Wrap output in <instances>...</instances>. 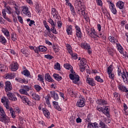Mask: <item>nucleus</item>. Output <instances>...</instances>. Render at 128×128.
<instances>
[{
    "label": "nucleus",
    "instance_id": "f257e3e1",
    "mask_svg": "<svg viewBox=\"0 0 128 128\" xmlns=\"http://www.w3.org/2000/svg\"><path fill=\"white\" fill-rule=\"evenodd\" d=\"M70 74H69L70 80H73V83L76 84L80 82V76L76 74L74 70H70Z\"/></svg>",
    "mask_w": 128,
    "mask_h": 128
},
{
    "label": "nucleus",
    "instance_id": "f03ea898",
    "mask_svg": "<svg viewBox=\"0 0 128 128\" xmlns=\"http://www.w3.org/2000/svg\"><path fill=\"white\" fill-rule=\"evenodd\" d=\"M88 34L94 40H98V32H96L94 28H90V32H88Z\"/></svg>",
    "mask_w": 128,
    "mask_h": 128
},
{
    "label": "nucleus",
    "instance_id": "7ed1b4c3",
    "mask_svg": "<svg viewBox=\"0 0 128 128\" xmlns=\"http://www.w3.org/2000/svg\"><path fill=\"white\" fill-rule=\"evenodd\" d=\"M30 87L28 86H24L22 88L19 90V92L20 94H24V96H29L28 92H30Z\"/></svg>",
    "mask_w": 128,
    "mask_h": 128
},
{
    "label": "nucleus",
    "instance_id": "20e7f679",
    "mask_svg": "<svg viewBox=\"0 0 128 128\" xmlns=\"http://www.w3.org/2000/svg\"><path fill=\"white\" fill-rule=\"evenodd\" d=\"M22 12L24 14H26L28 18H32V13L28 10V7L26 6H22L21 7Z\"/></svg>",
    "mask_w": 128,
    "mask_h": 128
},
{
    "label": "nucleus",
    "instance_id": "39448f33",
    "mask_svg": "<svg viewBox=\"0 0 128 128\" xmlns=\"http://www.w3.org/2000/svg\"><path fill=\"white\" fill-rule=\"evenodd\" d=\"M1 102L6 110H10V105L8 104L10 101L6 97H2L1 99Z\"/></svg>",
    "mask_w": 128,
    "mask_h": 128
},
{
    "label": "nucleus",
    "instance_id": "423d86ee",
    "mask_svg": "<svg viewBox=\"0 0 128 128\" xmlns=\"http://www.w3.org/2000/svg\"><path fill=\"white\" fill-rule=\"evenodd\" d=\"M108 2L109 4L111 12L113 14H118V11L116 10V8L114 4H112V2L110 1H108Z\"/></svg>",
    "mask_w": 128,
    "mask_h": 128
},
{
    "label": "nucleus",
    "instance_id": "0eeeda50",
    "mask_svg": "<svg viewBox=\"0 0 128 128\" xmlns=\"http://www.w3.org/2000/svg\"><path fill=\"white\" fill-rule=\"evenodd\" d=\"M3 34L6 38L8 40L10 38V31L6 28H2L1 30Z\"/></svg>",
    "mask_w": 128,
    "mask_h": 128
},
{
    "label": "nucleus",
    "instance_id": "6e6552de",
    "mask_svg": "<svg viewBox=\"0 0 128 128\" xmlns=\"http://www.w3.org/2000/svg\"><path fill=\"white\" fill-rule=\"evenodd\" d=\"M86 82L89 86H96V82H94V78H90L88 77V76H86Z\"/></svg>",
    "mask_w": 128,
    "mask_h": 128
},
{
    "label": "nucleus",
    "instance_id": "1a4fd4ad",
    "mask_svg": "<svg viewBox=\"0 0 128 128\" xmlns=\"http://www.w3.org/2000/svg\"><path fill=\"white\" fill-rule=\"evenodd\" d=\"M10 70L12 72H16V70H18V64L16 62H13L10 64Z\"/></svg>",
    "mask_w": 128,
    "mask_h": 128
},
{
    "label": "nucleus",
    "instance_id": "9d476101",
    "mask_svg": "<svg viewBox=\"0 0 128 128\" xmlns=\"http://www.w3.org/2000/svg\"><path fill=\"white\" fill-rule=\"evenodd\" d=\"M75 29L77 38H82V33L80 28L78 26L76 25Z\"/></svg>",
    "mask_w": 128,
    "mask_h": 128
},
{
    "label": "nucleus",
    "instance_id": "9b49d317",
    "mask_svg": "<svg viewBox=\"0 0 128 128\" xmlns=\"http://www.w3.org/2000/svg\"><path fill=\"white\" fill-rule=\"evenodd\" d=\"M50 94L52 98H53L54 100L58 102V100H60L58 94V92H56L52 90L50 92Z\"/></svg>",
    "mask_w": 128,
    "mask_h": 128
},
{
    "label": "nucleus",
    "instance_id": "f8f14e48",
    "mask_svg": "<svg viewBox=\"0 0 128 128\" xmlns=\"http://www.w3.org/2000/svg\"><path fill=\"white\" fill-rule=\"evenodd\" d=\"M21 99L22 100V102L24 104H26V106H31L32 103L30 102V99L26 97V96H22L21 97Z\"/></svg>",
    "mask_w": 128,
    "mask_h": 128
},
{
    "label": "nucleus",
    "instance_id": "ddd939ff",
    "mask_svg": "<svg viewBox=\"0 0 128 128\" xmlns=\"http://www.w3.org/2000/svg\"><path fill=\"white\" fill-rule=\"evenodd\" d=\"M86 106V101L84 99H80L76 103V106L78 108H84Z\"/></svg>",
    "mask_w": 128,
    "mask_h": 128
},
{
    "label": "nucleus",
    "instance_id": "4468645a",
    "mask_svg": "<svg viewBox=\"0 0 128 128\" xmlns=\"http://www.w3.org/2000/svg\"><path fill=\"white\" fill-rule=\"evenodd\" d=\"M118 89L121 92H128V90L126 87L124 85L122 84V83H120L118 86Z\"/></svg>",
    "mask_w": 128,
    "mask_h": 128
},
{
    "label": "nucleus",
    "instance_id": "2eb2a0df",
    "mask_svg": "<svg viewBox=\"0 0 128 128\" xmlns=\"http://www.w3.org/2000/svg\"><path fill=\"white\" fill-rule=\"evenodd\" d=\"M66 32L68 36H72V26L68 25L66 26Z\"/></svg>",
    "mask_w": 128,
    "mask_h": 128
},
{
    "label": "nucleus",
    "instance_id": "dca6fc26",
    "mask_svg": "<svg viewBox=\"0 0 128 128\" xmlns=\"http://www.w3.org/2000/svg\"><path fill=\"white\" fill-rule=\"evenodd\" d=\"M7 96L10 100H12L13 102H16V100H18V98H16V95L12 93H8L7 94Z\"/></svg>",
    "mask_w": 128,
    "mask_h": 128
},
{
    "label": "nucleus",
    "instance_id": "f3484780",
    "mask_svg": "<svg viewBox=\"0 0 128 128\" xmlns=\"http://www.w3.org/2000/svg\"><path fill=\"white\" fill-rule=\"evenodd\" d=\"M96 104L99 106H106L108 104V101L103 99H98L96 100Z\"/></svg>",
    "mask_w": 128,
    "mask_h": 128
},
{
    "label": "nucleus",
    "instance_id": "a211bd4d",
    "mask_svg": "<svg viewBox=\"0 0 128 128\" xmlns=\"http://www.w3.org/2000/svg\"><path fill=\"white\" fill-rule=\"evenodd\" d=\"M6 92H8L9 90H12V83L10 82L7 81L6 82V86H4Z\"/></svg>",
    "mask_w": 128,
    "mask_h": 128
},
{
    "label": "nucleus",
    "instance_id": "6ab92c4d",
    "mask_svg": "<svg viewBox=\"0 0 128 128\" xmlns=\"http://www.w3.org/2000/svg\"><path fill=\"white\" fill-rule=\"evenodd\" d=\"M118 74L119 76H122V74H126V72H124V68H122V67L120 66H118Z\"/></svg>",
    "mask_w": 128,
    "mask_h": 128
},
{
    "label": "nucleus",
    "instance_id": "aec40b11",
    "mask_svg": "<svg viewBox=\"0 0 128 128\" xmlns=\"http://www.w3.org/2000/svg\"><path fill=\"white\" fill-rule=\"evenodd\" d=\"M42 110L43 114H44V116L46 118H50V111L48 110L46 108H42Z\"/></svg>",
    "mask_w": 128,
    "mask_h": 128
},
{
    "label": "nucleus",
    "instance_id": "412c9836",
    "mask_svg": "<svg viewBox=\"0 0 128 128\" xmlns=\"http://www.w3.org/2000/svg\"><path fill=\"white\" fill-rule=\"evenodd\" d=\"M45 80L49 82H54V80L52 78V76L48 73H46L45 74Z\"/></svg>",
    "mask_w": 128,
    "mask_h": 128
},
{
    "label": "nucleus",
    "instance_id": "4be33fe9",
    "mask_svg": "<svg viewBox=\"0 0 128 128\" xmlns=\"http://www.w3.org/2000/svg\"><path fill=\"white\" fill-rule=\"evenodd\" d=\"M116 6L120 10H122L124 6V3L122 1H118L116 3Z\"/></svg>",
    "mask_w": 128,
    "mask_h": 128
},
{
    "label": "nucleus",
    "instance_id": "5701e85b",
    "mask_svg": "<svg viewBox=\"0 0 128 128\" xmlns=\"http://www.w3.org/2000/svg\"><path fill=\"white\" fill-rule=\"evenodd\" d=\"M15 80H16V82H20V84H28V80L24 79V78H15Z\"/></svg>",
    "mask_w": 128,
    "mask_h": 128
},
{
    "label": "nucleus",
    "instance_id": "b1692460",
    "mask_svg": "<svg viewBox=\"0 0 128 128\" xmlns=\"http://www.w3.org/2000/svg\"><path fill=\"white\" fill-rule=\"evenodd\" d=\"M122 78H123L124 82L126 84H128V72H126V74L122 75Z\"/></svg>",
    "mask_w": 128,
    "mask_h": 128
},
{
    "label": "nucleus",
    "instance_id": "393cba45",
    "mask_svg": "<svg viewBox=\"0 0 128 128\" xmlns=\"http://www.w3.org/2000/svg\"><path fill=\"white\" fill-rule=\"evenodd\" d=\"M88 128H98V124L95 122H90L88 124Z\"/></svg>",
    "mask_w": 128,
    "mask_h": 128
},
{
    "label": "nucleus",
    "instance_id": "a878e982",
    "mask_svg": "<svg viewBox=\"0 0 128 128\" xmlns=\"http://www.w3.org/2000/svg\"><path fill=\"white\" fill-rule=\"evenodd\" d=\"M6 42H8V41L6 40V37L2 35H0V44H4V46H6Z\"/></svg>",
    "mask_w": 128,
    "mask_h": 128
},
{
    "label": "nucleus",
    "instance_id": "bb28decb",
    "mask_svg": "<svg viewBox=\"0 0 128 128\" xmlns=\"http://www.w3.org/2000/svg\"><path fill=\"white\" fill-rule=\"evenodd\" d=\"M102 114L108 116V118L110 117V108H108L107 106H105V108L103 109Z\"/></svg>",
    "mask_w": 128,
    "mask_h": 128
},
{
    "label": "nucleus",
    "instance_id": "cd10ccee",
    "mask_svg": "<svg viewBox=\"0 0 128 128\" xmlns=\"http://www.w3.org/2000/svg\"><path fill=\"white\" fill-rule=\"evenodd\" d=\"M2 122L4 124H8L10 122V118L6 114L2 116Z\"/></svg>",
    "mask_w": 128,
    "mask_h": 128
},
{
    "label": "nucleus",
    "instance_id": "c85d7f7f",
    "mask_svg": "<svg viewBox=\"0 0 128 128\" xmlns=\"http://www.w3.org/2000/svg\"><path fill=\"white\" fill-rule=\"evenodd\" d=\"M74 4L79 8L78 10H80V8H84V6L82 5V2H80V0H76Z\"/></svg>",
    "mask_w": 128,
    "mask_h": 128
},
{
    "label": "nucleus",
    "instance_id": "c756f323",
    "mask_svg": "<svg viewBox=\"0 0 128 128\" xmlns=\"http://www.w3.org/2000/svg\"><path fill=\"white\" fill-rule=\"evenodd\" d=\"M15 76L16 75H14V74L8 73L6 74L5 78H6V80H12V78H14Z\"/></svg>",
    "mask_w": 128,
    "mask_h": 128
},
{
    "label": "nucleus",
    "instance_id": "7c9ffc66",
    "mask_svg": "<svg viewBox=\"0 0 128 128\" xmlns=\"http://www.w3.org/2000/svg\"><path fill=\"white\" fill-rule=\"evenodd\" d=\"M108 40L112 44H118L117 43L118 39L114 37V36H110L108 38Z\"/></svg>",
    "mask_w": 128,
    "mask_h": 128
},
{
    "label": "nucleus",
    "instance_id": "2f4dec72",
    "mask_svg": "<svg viewBox=\"0 0 128 128\" xmlns=\"http://www.w3.org/2000/svg\"><path fill=\"white\" fill-rule=\"evenodd\" d=\"M116 46L117 50H118L119 52L122 54H124V48H122V46L120 44H116Z\"/></svg>",
    "mask_w": 128,
    "mask_h": 128
},
{
    "label": "nucleus",
    "instance_id": "473e14b6",
    "mask_svg": "<svg viewBox=\"0 0 128 128\" xmlns=\"http://www.w3.org/2000/svg\"><path fill=\"white\" fill-rule=\"evenodd\" d=\"M34 88L36 92H40L42 90V86L38 84H34Z\"/></svg>",
    "mask_w": 128,
    "mask_h": 128
},
{
    "label": "nucleus",
    "instance_id": "72a5a7b5",
    "mask_svg": "<svg viewBox=\"0 0 128 128\" xmlns=\"http://www.w3.org/2000/svg\"><path fill=\"white\" fill-rule=\"evenodd\" d=\"M65 46L68 54H72V46L68 44H66Z\"/></svg>",
    "mask_w": 128,
    "mask_h": 128
},
{
    "label": "nucleus",
    "instance_id": "f704fd0d",
    "mask_svg": "<svg viewBox=\"0 0 128 128\" xmlns=\"http://www.w3.org/2000/svg\"><path fill=\"white\" fill-rule=\"evenodd\" d=\"M9 110L10 112V116L12 118H16V112L14 110V108H9Z\"/></svg>",
    "mask_w": 128,
    "mask_h": 128
},
{
    "label": "nucleus",
    "instance_id": "c9c22d12",
    "mask_svg": "<svg viewBox=\"0 0 128 128\" xmlns=\"http://www.w3.org/2000/svg\"><path fill=\"white\" fill-rule=\"evenodd\" d=\"M80 46L82 48H84V50H88L89 47L90 46L89 44L86 42H82L80 44Z\"/></svg>",
    "mask_w": 128,
    "mask_h": 128
},
{
    "label": "nucleus",
    "instance_id": "e433bc0d",
    "mask_svg": "<svg viewBox=\"0 0 128 128\" xmlns=\"http://www.w3.org/2000/svg\"><path fill=\"white\" fill-rule=\"evenodd\" d=\"M66 6H68L70 8V10L72 12V14L73 16H76V12L74 11V6L72 4L70 3H68V4H66Z\"/></svg>",
    "mask_w": 128,
    "mask_h": 128
},
{
    "label": "nucleus",
    "instance_id": "4c0bfd02",
    "mask_svg": "<svg viewBox=\"0 0 128 128\" xmlns=\"http://www.w3.org/2000/svg\"><path fill=\"white\" fill-rule=\"evenodd\" d=\"M53 76L55 80L58 82H60V80H62V78L60 76V74H54Z\"/></svg>",
    "mask_w": 128,
    "mask_h": 128
},
{
    "label": "nucleus",
    "instance_id": "58836bf2",
    "mask_svg": "<svg viewBox=\"0 0 128 128\" xmlns=\"http://www.w3.org/2000/svg\"><path fill=\"white\" fill-rule=\"evenodd\" d=\"M6 12L8 14H13V12H14V10L10 8V6H8L6 8Z\"/></svg>",
    "mask_w": 128,
    "mask_h": 128
},
{
    "label": "nucleus",
    "instance_id": "ea45409f",
    "mask_svg": "<svg viewBox=\"0 0 128 128\" xmlns=\"http://www.w3.org/2000/svg\"><path fill=\"white\" fill-rule=\"evenodd\" d=\"M22 74H24V76H30V72L28 70H23Z\"/></svg>",
    "mask_w": 128,
    "mask_h": 128
},
{
    "label": "nucleus",
    "instance_id": "a19ab883",
    "mask_svg": "<svg viewBox=\"0 0 128 128\" xmlns=\"http://www.w3.org/2000/svg\"><path fill=\"white\" fill-rule=\"evenodd\" d=\"M94 80H96V82H104V79H102V78H100V76H96L94 77Z\"/></svg>",
    "mask_w": 128,
    "mask_h": 128
},
{
    "label": "nucleus",
    "instance_id": "79ce46f5",
    "mask_svg": "<svg viewBox=\"0 0 128 128\" xmlns=\"http://www.w3.org/2000/svg\"><path fill=\"white\" fill-rule=\"evenodd\" d=\"M50 96H47L45 98L46 104L49 107H50Z\"/></svg>",
    "mask_w": 128,
    "mask_h": 128
},
{
    "label": "nucleus",
    "instance_id": "37998d69",
    "mask_svg": "<svg viewBox=\"0 0 128 128\" xmlns=\"http://www.w3.org/2000/svg\"><path fill=\"white\" fill-rule=\"evenodd\" d=\"M38 80L42 82V84H44V77H42V75L39 74L38 76Z\"/></svg>",
    "mask_w": 128,
    "mask_h": 128
},
{
    "label": "nucleus",
    "instance_id": "c03bdc74",
    "mask_svg": "<svg viewBox=\"0 0 128 128\" xmlns=\"http://www.w3.org/2000/svg\"><path fill=\"white\" fill-rule=\"evenodd\" d=\"M26 22H29L28 24L29 26H32V24H34V26H36V24H34L35 22L34 20H30V18H28L26 20Z\"/></svg>",
    "mask_w": 128,
    "mask_h": 128
},
{
    "label": "nucleus",
    "instance_id": "a18cd8bd",
    "mask_svg": "<svg viewBox=\"0 0 128 128\" xmlns=\"http://www.w3.org/2000/svg\"><path fill=\"white\" fill-rule=\"evenodd\" d=\"M64 68L66 70H74L72 68V65H70V64H64Z\"/></svg>",
    "mask_w": 128,
    "mask_h": 128
},
{
    "label": "nucleus",
    "instance_id": "49530a36",
    "mask_svg": "<svg viewBox=\"0 0 128 128\" xmlns=\"http://www.w3.org/2000/svg\"><path fill=\"white\" fill-rule=\"evenodd\" d=\"M58 14V10L54 8H52V14L53 16H56Z\"/></svg>",
    "mask_w": 128,
    "mask_h": 128
},
{
    "label": "nucleus",
    "instance_id": "de8ad7c7",
    "mask_svg": "<svg viewBox=\"0 0 128 128\" xmlns=\"http://www.w3.org/2000/svg\"><path fill=\"white\" fill-rule=\"evenodd\" d=\"M86 64H87L86 60V58H82V60L80 61V64H79V65L86 66Z\"/></svg>",
    "mask_w": 128,
    "mask_h": 128
},
{
    "label": "nucleus",
    "instance_id": "09e8293b",
    "mask_svg": "<svg viewBox=\"0 0 128 128\" xmlns=\"http://www.w3.org/2000/svg\"><path fill=\"white\" fill-rule=\"evenodd\" d=\"M6 112H4V108L0 105V115L1 116H6Z\"/></svg>",
    "mask_w": 128,
    "mask_h": 128
},
{
    "label": "nucleus",
    "instance_id": "8fccbe9b",
    "mask_svg": "<svg viewBox=\"0 0 128 128\" xmlns=\"http://www.w3.org/2000/svg\"><path fill=\"white\" fill-rule=\"evenodd\" d=\"M39 50L40 52H46L48 48L44 46H39Z\"/></svg>",
    "mask_w": 128,
    "mask_h": 128
},
{
    "label": "nucleus",
    "instance_id": "3c124183",
    "mask_svg": "<svg viewBox=\"0 0 128 128\" xmlns=\"http://www.w3.org/2000/svg\"><path fill=\"white\" fill-rule=\"evenodd\" d=\"M113 70H114L112 68V65H110L107 68L108 74L112 73Z\"/></svg>",
    "mask_w": 128,
    "mask_h": 128
},
{
    "label": "nucleus",
    "instance_id": "603ef678",
    "mask_svg": "<svg viewBox=\"0 0 128 128\" xmlns=\"http://www.w3.org/2000/svg\"><path fill=\"white\" fill-rule=\"evenodd\" d=\"M6 70V66L0 64V72H4Z\"/></svg>",
    "mask_w": 128,
    "mask_h": 128
},
{
    "label": "nucleus",
    "instance_id": "864d4df0",
    "mask_svg": "<svg viewBox=\"0 0 128 128\" xmlns=\"http://www.w3.org/2000/svg\"><path fill=\"white\" fill-rule=\"evenodd\" d=\"M114 96L117 98L118 100H120V95L116 92L114 93Z\"/></svg>",
    "mask_w": 128,
    "mask_h": 128
},
{
    "label": "nucleus",
    "instance_id": "5fc2aeb1",
    "mask_svg": "<svg viewBox=\"0 0 128 128\" xmlns=\"http://www.w3.org/2000/svg\"><path fill=\"white\" fill-rule=\"evenodd\" d=\"M50 30L52 34H58V31H56V26H52Z\"/></svg>",
    "mask_w": 128,
    "mask_h": 128
},
{
    "label": "nucleus",
    "instance_id": "6e6d98bb",
    "mask_svg": "<svg viewBox=\"0 0 128 128\" xmlns=\"http://www.w3.org/2000/svg\"><path fill=\"white\" fill-rule=\"evenodd\" d=\"M54 70H60V64L57 62L54 64Z\"/></svg>",
    "mask_w": 128,
    "mask_h": 128
},
{
    "label": "nucleus",
    "instance_id": "4d7b16f0",
    "mask_svg": "<svg viewBox=\"0 0 128 128\" xmlns=\"http://www.w3.org/2000/svg\"><path fill=\"white\" fill-rule=\"evenodd\" d=\"M81 10V14L84 16V18H86L84 16L86 15V12H84V7L78 9V12Z\"/></svg>",
    "mask_w": 128,
    "mask_h": 128
},
{
    "label": "nucleus",
    "instance_id": "13d9d810",
    "mask_svg": "<svg viewBox=\"0 0 128 128\" xmlns=\"http://www.w3.org/2000/svg\"><path fill=\"white\" fill-rule=\"evenodd\" d=\"M48 22H49V24H50L52 27L56 26V24H54V20H52V18H50L48 19Z\"/></svg>",
    "mask_w": 128,
    "mask_h": 128
},
{
    "label": "nucleus",
    "instance_id": "bf43d9fd",
    "mask_svg": "<svg viewBox=\"0 0 128 128\" xmlns=\"http://www.w3.org/2000/svg\"><path fill=\"white\" fill-rule=\"evenodd\" d=\"M70 54L72 56V58L74 60H78V54L76 53H74V52H72Z\"/></svg>",
    "mask_w": 128,
    "mask_h": 128
},
{
    "label": "nucleus",
    "instance_id": "052dcab7",
    "mask_svg": "<svg viewBox=\"0 0 128 128\" xmlns=\"http://www.w3.org/2000/svg\"><path fill=\"white\" fill-rule=\"evenodd\" d=\"M57 26L58 28L60 30V28H62V22L61 20L57 21Z\"/></svg>",
    "mask_w": 128,
    "mask_h": 128
},
{
    "label": "nucleus",
    "instance_id": "680f3d73",
    "mask_svg": "<svg viewBox=\"0 0 128 128\" xmlns=\"http://www.w3.org/2000/svg\"><path fill=\"white\" fill-rule=\"evenodd\" d=\"M16 33H12L11 38L13 42L16 40Z\"/></svg>",
    "mask_w": 128,
    "mask_h": 128
},
{
    "label": "nucleus",
    "instance_id": "e2e57ef3",
    "mask_svg": "<svg viewBox=\"0 0 128 128\" xmlns=\"http://www.w3.org/2000/svg\"><path fill=\"white\" fill-rule=\"evenodd\" d=\"M34 98L36 100H40V95L34 94Z\"/></svg>",
    "mask_w": 128,
    "mask_h": 128
},
{
    "label": "nucleus",
    "instance_id": "0e129e2a",
    "mask_svg": "<svg viewBox=\"0 0 128 128\" xmlns=\"http://www.w3.org/2000/svg\"><path fill=\"white\" fill-rule=\"evenodd\" d=\"M68 94H70V96H74V90L72 89L68 90Z\"/></svg>",
    "mask_w": 128,
    "mask_h": 128
},
{
    "label": "nucleus",
    "instance_id": "69168bd1",
    "mask_svg": "<svg viewBox=\"0 0 128 128\" xmlns=\"http://www.w3.org/2000/svg\"><path fill=\"white\" fill-rule=\"evenodd\" d=\"M84 66V65H79L80 72H82L86 70V67Z\"/></svg>",
    "mask_w": 128,
    "mask_h": 128
},
{
    "label": "nucleus",
    "instance_id": "338daca9",
    "mask_svg": "<svg viewBox=\"0 0 128 128\" xmlns=\"http://www.w3.org/2000/svg\"><path fill=\"white\" fill-rule=\"evenodd\" d=\"M14 8H15V13H16V14H17V16H20V10H18V6H14Z\"/></svg>",
    "mask_w": 128,
    "mask_h": 128
},
{
    "label": "nucleus",
    "instance_id": "774afa93",
    "mask_svg": "<svg viewBox=\"0 0 128 128\" xmlns=\"http://www.w3.org/2000/svg\"><path fill=\"white\" fill-rule=\"evenodd\" d=\"M110 78L114 80V74L113 72L108 74Z\"/></svg>",
    "mask_w": 128,
    "mask_h": 128
}]
</instances>
